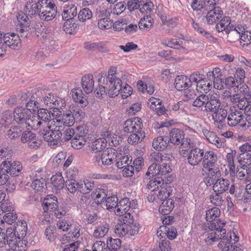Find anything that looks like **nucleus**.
<instances>
[{
    "mask_svg": "<svg viewBox=\"0 0 251 251\" xmlns=\"http://www.w3.org/2000/svg\"><path fill=\"white\" fill-rule=\"evenodd\" d=\"M51 181L54 187L57 189H61L64 187L65 180L61 173H58L51 178Z\"/></svg>",
    "mask_w": 251,
    "mask_h": 251,
    "instance_id": "nucleus-37",
    "label": "nucleus"
},
{
    "mask_svg": "<svg viewBox=\"0 0 251 251\" xmlns=\"http://www.w3.org/2000/svg\"><path fill=\"white\" fill-rule=\"evenodd\" d=\"M202 159V171H210V169L217 166L218 160L217 155L212 151H206L205 152Z\"/></svg>",
    "mask_w": 251,
    "mask_h": 251,
    "instance_id": "nucleus-11",
    "label": "nucleus"
},
{
    "mask_svg": "<svg viewBox=\"0 0 251 251\" xmlns=\"http://www.w3.org/2000/svg\"><path fill=\"white\" fill-rule=\"evenodd\" d=\"M71 94L73 100L75 102L79 104L81 107L86 106L88 104V101L82 97V91L79 89H75L72 90Z\"/></svg>",
    "mask_w": 251,
    "mask_h": 251,
    "instance_id": "nucleus-28",
    "label": "nucleus"
},
{
    "mask_svg": "<svg viewBox=\"0 0 251 251\" xmlns=\"http://www.w3.org/2000/svg\"><path fill=\"white\" fill-rule=\"evenodd\" d=\"M116 70L114 67H111L108 75L105 77L101 75L98 79L99 89L95 91L97 97H102L108 94L110 97L117 96L120 90L122 80L116 75Z\"/></svg>",
    "mask_w": 251,
    "mask_h": 251,
    "instance_id": "nucleus-1",
    "label": "nucleus"
},
{
    "mask_svg": "<svg viewBox=\"0 0 251 251\" xmlns=\"http://www.w3.org/2000/svg\"><path fill=\"white\" fill-rule=\"evenodd\" d=\"M142 127V122L138 117L127 119L123 125V130L125 133L137 132L141 130Z\"/></svg>",
    "mask_w": 251,
    "mask_h": 251,
    "instance_id": "nucleus-9",
    "label": "nucleus"
},
{
    "mask_svg": "<svg viewBox=\"0 0 251 251\" xmlns=\"http://www.w3.org/2000/svg\"><path fill=\"white\" fill-rule=\"evenodd\" d=\"M227 98H229L231 102L234 104H237L238 108H243L245 105L246 100L242 99V96L239 94H235L232 96L229 95L227 96Z\"/></svg>",
    "mask_w": 251,
    "mask_h": 251,
    "instance_id": "nucleus-47",
    "label": "nucleus"
},
{
    "mask_svg": "<svg viewBox=\"0 0 251 251\" xmlns=\"http://www.w3.org/2000/svg\"><path fill=\"white\" fill-rule=\"evenodd\" d=\"M153 4L151 1L145 2V1H140L138 5V9L142 13H150L152 10L151 7Z\"/></svg>",
    "mask_w": 251,
    "mask_h": 251,
    "instance_id": "nucleus-50",
    "label": "nucleus"
},
{
    "mask_svg": "<svg viewBox=\"0 0 251 251\" xmlns=\"http://www.w3.org/2000/svg\"><path fill=\"white\" fill-rule=\"evenodd\" d=\"M222 194L214 192L211 194L209 198L211 202L216 206H221L224 201L223 197L221 196Z\"/></svg>",
    "mask_w": 251,
    "mask_h": 251,
    "instance_id": "nucleus-52",
    "label": "nucleus"
},
{
    "mask_svg": "<svg viewBox=\"0 0 251 251\" xmlns=\"http://www.w3.org/2000/svg\"><path fill=\"white\" fill-rule=\"evenodd\" d=\"M27 242L26 240H23V239H18L17 243L14 244L13 247L15 251H26L27 249Z\"/></svg>",
    "mask_w": 251,
    "mask_h": 251,
    "instance_id": "nucleus-63",
    "label": "nucleus"
},
{
    "mask_svg": "<svg viewBox=\"0 0 251 251\" xmlns=\"http://www.w3.org/2000/svg\"><path fill=\"white\" fill-rule=\"evenodd\" d=\"M39 18L42 20L50 21L57 14V6L53 0H41Z\"/></svg>",
    "mask_w": 251,
    "mask_h": 251,
    "instance_id": "nucleus-4",
    "label": "nucleus"
},
{
    "mask_svg": "<svg viewBox=\"0 0 251 251\" xmlns=\"http://www.w3.org/2000/svg\"><path fill=\"white\" fill-rule=\"evenodd\" d=\"M217 231H218V233H220V237H221V239H222V240L219 243V247L223 248V245H226L227 244H230L231 242V234L230 235L229 239L226 237L224 238V237L226 236V229L223 228V227H221L219 229H218Z\"/></svg>",
    "mask_w": 251,
    "mask_h": 251,
    "instance_id": "nucleus-46",
    "label": "nucleus"
},
{
    "mask_svg": "<svg viewBox=\"0 0 251 251\" xmlns=\"http://www.w3.org/2000/svg\"><path fill=\"white\" fill-rule=\"evenodd\" d=\"M113 25V21L108 18H104L98 22V26L100 29H106L110 28Z\"/></svg>",
    "mask_w": 251,
    "mask_h": 251,
    "instance_id": "nucleus-58",
    "label": "nucleus"
},
{
    "mask_svg": "<svg viewBox=\"0 0 251 251\" xmlns=\"http://www.w3.org/2000/svg\"><path fill=\"white\" fill-rule=\"evenodd\" d=\"M186 142L179 149L180 154L183 157H187L188 162L191 165L197 166L200 164L203 159L204 150L197 147L193 140H189Z\"/></svg>",
    "mask_w": 251,
    "mask_h": 251,
    "instance_id": "nucleus-2",
    "label": "nucleus"
},
{
    "mask_svg": "<svg viewBox=\"0 0 251 251\" xmlns=\"http://www.w3.org/2000/svg\"><path fill=\"white\" fill-rule=\"evenodd\" d=\"M41 1L39 0L37 2L33 3L32 4H30V9L26 11L28 12L29 15H38L40 14V7L41 6Z\"/></svg>",
    "mask_w": 251,
    "mask_h": 251,
    "instance_id": "nucleus-60",
    "label": "nucleus"
},
{
    "mask_svg": "<svg viewBox=\"0 0 251 251\" xmlns=\"http://www.w3.org/2000/svg\"><path fill=\"white\" fill-rule=\"evenodd\" d=\"M108 225L105 224L98 226L94 232V236L97 238H101L105 236L108 231Z\"/></svg>",
    "mask_w": 251,
    "mask_h": 251,
    "instance_id": "nucleus-49",
    "label": "nucleus"
},
{
    "mask_svg": "<svg viewBox=\"0 0 251 251\" xmlns=\"http://www.w3.org/2000/svg\"><path fill=\"white\" fill-rule=\"evenodd\" d=\"M82 87L87 94L92 92L94 90V81L93 76L91 74L85 75L81 79Z\"/></svg>",
    "mask_w": 251,
    "mask_h": 251,
    "instance_id": "nucleus-23",
    "label": "nucleus"
},
{
    "mask_svg": "<svg viewBox=\"0 0 251 251\" xmlns=\"http://www.w3.org/2000/svg\"><path fill=\"white\" fill-rule=\"evenodd\" d=\"M119 215L121 216L119 220L122 224L129 226L134 223L133 217L131 216L130 212H125Z\"/></svg>",
    "mask_w": 251,
    "mask_h": 251,
    "instance_id": "nucleus-48",
    "label": "nucleus"
},
{
    "mask_svg": "<svg viewBox=\"0 0 251 251\" xmlns=\"http://www.w3.org/2000/svg\"><path fill=\"white\" fill-rule=\"evenodd\" d=\"M212 81H208L205 78H201L197 84V90L201 93H207L212 87Z\"/></svg>",
    "mask_w": 251,
    "mask_h": 251,
    "instance_id": "nucleus-32",
    "label": "nucleus"
},
{
    "mask_svg": "<svg viewBox=\"0 0 251 251\" xmlns=\"http://www.w3.org/2000/svg\"><path fill=\"white\" fill-rule=\"evenodd\" d=\"M223 11L219 7H214L212 9L209 10L206 15V19L209 24H213L222 18Z\"/></svg>",
    "mask_w": 251,
    "mask_h": 251,
    "instance_id": "nucleus-19",
    "label": "nucleus"
},
{
    "mask_svg": "<svg viewBox=\"0 0 251 251\" xmlns=\"http://www.w3.org/2000/svg\"><path fill=\"white\" fill-rule=\"evenodd\" d=\"M77 190L82 194H87L90 191H92L94 187V182L93 181L86 180L83 181V183L79 182L77 184Z\"/></svg>",
    "mask_w": 251,
    "mask_h": 251,
    "instance_id": "nucleus-35",
    "label": "nucleus"
},
{
    "mask_svg": "<svg viewBox=\"0 0 251 251\" xmlns=\"http://www.w3.org/2000/svg\"><path fill=\"white\" fill-rule=\"evenodd\" d=\"M122 83L120 85L121 89L118 92V96L120 93L121 94L122 97L123 99H126L129 96H130L132 93V88L131 86L127 84L123 88L122 86Z\"/></svg>",
    "mask_w": 251,
    "mask_h": 251,
    "instance_id": "nucleus-62",
    "label": "nucleus"
},
{
    "mask_svg": "<svg viewBox=\"0 0 251 251\" xmlns=\"http://www.w3.org/2000/svg\"><path fill=\"white\" fill-rule=\"evenodd\" d=\"M92 17V12L88 8L81 10L78 14V18L80 21L85 22L90 19Z\"/></svg>",
    "mask_w": 251,
    "mask_h": 251,
    "instance_id": "nucleus-51",
    "label": "nucleus"
},
{
    "mask_svg": "<svg viewBox=\"0 0 251 251\" xmlns=\"http://www.w3.org/2000/svg\"><path fill=\"white\" fill-rule=\"evenodd\" d=\"M130 157L128 155H121L117 160L116 165L118 168L122 169L125 166L129 165L132 162V159H130Z\"/></svg>",
    "mask_w": 251,
    "mask_h": 251,
    "instance_id": "nucleus-53",
    "label": "nucleus"
},
{
    "mask_svg": "<svg viewBox=\"0 0 251 251\" xmlns=\"http://www.w3.org/2000/svg\"><path fill=\"white\" fill-rule=\"evenodd\" d=\"M103 159L105 166L110 165L113 161H117V151L113 148H107V150L102 153Z\"/></svg>",
    "mask_w": 251,
    "mask_h": 251,
    "instance_id": "nucleus-27",
    "label": "nucleus"
},
{
    "mask_svg": "<svg viewBox=\"0 0 251 251\" xmlns=\"http://www.w3.org/2000/svg\"><path fill=\"white\" fill-rule=\"evenodd\" d=\"M86 140L84 138L77 137V134H75L72 138L71 144V146L75 149L78 150L81 149L84 145Z\"/></svg>",
    "mask_w": 251,
    "mask_h": 251,
    "instance_id": "nucleus-45",
    "label": "nucleus"
},
{
    "mask_svg": "<svg viewBox=\"0 0 251 251\" xmlns=\"http://www.w3.org/2000/svg\"><path fill=\"white\" fill-rule=\"evenodd\" d=\"M189 140H192L189 138H185L184 132L179 128H173L170 132V141L171 143L174 145H180L179 149L182 147L184 143H187Z\"/></svg>",
    "mask_w": 251,
    "mask_h": 251,
    "instance_id": "nucleus-8",
    "label": "nucleus"
},
{
    "mask_svg": "<svg viewBox=\"0 0 251 251\" xmlns=\"http://www.w3.org/2000/svg\"><path fill=\"white\" fill-rule=\"evenodd\" d=\"M208 95L202 94L198 96L193 102V106L197 107H201L206 104Z\"/></svg>",
    "mask_w": 251,
    "mask_h": 251,
    "instance_id": "nucleus-61",
    "label": "nucleus"
},
{
    "mask_svg": "<svg viewBox=\"0 0 251 251\" xmlns=\"http://www.w3.org/2000/svg\"><path fill=\"white\" fill-rule=\"evenodd\" d=\"M170 188L171 187L165 184V185L161 187L158 192V194L157 196L158 199L163 201L164 200H168V198L171 194Z\"/></svg>",
    "mask_w": 251,
    "mask_h": 251,
    "instance_id": "nucleus-44",
    "label": "nucleus"
},
{
    "mask_svg": "<svg viewBox=\"0 0 251 251\" xmlns=\"http://www.w3.org/2000/svg\"><path fill=\"white\" fill-rule=\"evenodd\" d=\"M17 19L19 22L17 31L19 32L21 37H26L27 36V32L29 29L30 21L26 15L22 11L18 12Z\"/></svg>",
    "mask_w": 251,
    "mask_h": 251,
    "instance_id": "nucleus-7",
    "label": "nucleus"
},
{
    "mask_svg": "<svg viewBox=\"0 0 251 251\" xmlns=\"http://www.w3.org/2000/svg\"><path fill=\"white\" fill-rule=\"evenodd\" d=\"M210 171H205L208 172L207 174L208 177L212 178L214 180H217L221 176V173L218 166L214 167L212 169H210Z\"/></svg>",
    "mask_w": 251,
    "mask_h": 251,
    "instance_id": "nucleus-59",
    "label": "nucleus"
},
{
    "mask_svg": "<svg viewBox=\"0 0 251 251\" xmlns=\"http://www.w3.org/2000/svg\"><path fill=\"white\" fill-rule=\"evenodd\" d=\"M107 146V140L104 138H99L92 143V151L96 153L102 151Z\"/></svg>",
    "mask_w": 251,
    "mask_h": 251,
    "instance_id": "nucleus-34",
    "label": "nucleus"
},
{
    "mask_svg": "<svg viewBox=\"0 0 251 251\" xmlns=\"http://www.w3.org/2000/svg\"><path fill=\"white\" fill-rule=\"evenodd\" d=\"M2 41L3 43L11 49L16 50L20 46V38L19 35L14 33H7L2 35Z\"/></svg>",
    "mask_w": 251,
    "mask_h": 251,
    "instance_id": "nucleus-13",
    "label": "nucleus"
},
{
    "mask_svg": "<svg viewBox=\"0 0 251 251\" xmlns=\"http://www.w3.org/2000/svg\"><path fill=\"white\" fill-rule=\"evenodd\" d=\"M29 113H31V111H28V110L25 108L17 107L13 112L14 120L17 124L24 126L28 118Z\"/></svg>",
    "mask_w": 251,
    "mask_h": 251,
    "instance_id": "nucleus-17",
    "label": "nucleus"
},
{
    "mask_svg": "<svg viewBox=\"0 0 251 251\" xmlns=\"http://www.w3.org/2000/svg\"><path fill=\"white\" fill-rule=\"evenodd\" d=\"M37 119V117H36V116H32V117H31V115L29 114L28 118L27 119L24 126H25L28 130L30 129L34 130L37 129V125L36 124Z\"/></svg>",
    "mask_w": 251,
    "mask_h": 251,
    "instance_id": "nucleus-56",
    "label": "nucleus"
},
{
    "mask_svg": "<svg viewBox=\"0 0 251 251\" xmlns=\"http://www.w3.org/2000/svg\"><path fill=\"white\" fill-rule=\"evenodd\" d=\"M202 133L206 140L218 148H223L225 145V139H220L213 131L207 129H202Z\"/></svg>",
    "mask_w": 251,
    "mask_h": 251,
    "instance_id": "nucleus-16",
    "label": "nucleus"
},
{
    "mask_svg": "<svg viewBox=\"0 0 251 251\" xmlns=\"http://www.w3.org/2000/svg\"><path fill=\"white\" fill-rule=\"evenodd\" d=\"M244 116L241 110H238L235 107L230 108V113L227 117V124L230 126L237 125L242 127H246L247 123H244Z\"/></svg>",
    "mask_w": 251,
    "mask_h": 251,
    "instance_id": "nucleus-5",
    "label": "nucleus"
},
{
    "mask_svg": "<svg viewBox=\"0 0 251 251\" xmlns=\"http://www.w3.org/2000/svg\"><path fill=\"white\" fill-rule=\"evenodd\" d=\"M169 140L166 136H159L152 142L153 148L157 151H163L167 148Z\"/></svg>",
    "mask_w": 251,
    "mask_h": 251,
    "instance_id": "nucleus-29",
    "label": "nucleus"
},
{
    "mask_svg": "<svg viewBox=\"0 0 251 251\" xmlns=\"http://www.w3.org/2000/svg\"><path fill=\"white\" fill-rule=\"evenodd\" d=\"M133 208L131 206L130 200L128 198H126L121 200L119 202L115 213L116 215H121L122 213L127 212L130 211V208Z\"/></svg>",
    "mask_w": 251,
    "mask_h": 251,
    "instance_id": "nucleus-26",
    "label": "nucleus"
},
{
    "mask_svg": "<svg viewBox=\"0 0 251 251\" xmlns=\"http://www.w3.org/2000/svg\"><path fill=\"white\" fill-rule=\"evenodd\" d=\"M160 163H161V164H160V163H158L157 170V173H158V176L166 175L172 171V169L169 164L166 162H163V161L161 162Z\"/></svg>",
    "mask_w": 251,
    "mask_h": 251,
    "instance_id": "nucleus-54",
    "label": "nucleus"
},
{
    "mask_svg": "<svg viewBox=\"0 0 251 251\" xmlns=\"http://www.w3.org/2000/svg\"><path fill=\"white\" fill-rule=\"evenodd\" d=\"M220 210L217 207L212 208L206 211L205 219L207 221L211 222L216 219L220 216Z\"/></svg>",
    "mask_w": 251,
    "mask_h": 251,
    "instance_id": "nucleus-43",
    "label": "nucleus"
},
{
    "mask_svg": "<svg viewBox=\"0 0 251 251\" xmlns=\"http://www.w3.org/2000/svg\"><path fill=\"white\" fill-rule=\"evenodd\" d=\"M36 117L45 123L50 120V113L46 108H40L38 111V116Z\"/></svg>",
    "mask_w": 251,
    "mask_h": 251,
    "instance_id": "nucleus-55",
    "label": "nucleus"
},
{
    "mask_svg": "<svg viewBox=\"0 0 251 251\" xmlns=\"http://www.w3.org/2000/svg\"><path fill=\"white\" fill-rule=\"evenodd\" d=\"M1 166H2L3 172L9 173L13 176H18L22 169V166L20 162L16 161L11 163L9 161H4L2 162Z\"/></svg>",
    "mask_w": 251,
    "mask_h": 251,
    "instance_id": "nucleus-12",
    "label": "nucleus"
},
{
    "mask_svg": "<svg viewBox=\"0 0 251 251\" xmlns=\"http://www.w3.org/2000/svg\"><path fill=\"white\" fill-rule=\"evenodd\" d=\"M237 161L239 164L238 166L243 169L251 165V154L250 153H242L237 156Z\"/></svg>",
    "mask_w": 251,
    "mask_h": 251,
    "instance_id": "nucleus-31",
    "label": "nucleus"
},
{
    "mask_svg": "<svg viewBox=\"0 0 251 251\" xmlns=\"http://www.w3.org/2000/svg\"><path fill=\"white\" fill-rule=\"evenodd\" d=\"M162 151L161 153H155L152 155V157L157 162H161L163 161H171L175 159L171 150L168 151L165 149Z\"/></svg>",
    "mask_w": 251,
    "mask_h": 251,
    "instance_id": "nucleus-25",
    "label": "nucleus"
},
{
    "mask_svg": "<svg viewBox=\"0 0 251 251\" xmlns=\"http://www.w3.org/2000/svg\"><path fill=\"white\" fill-rule=\"evenodd\" d=\"M42 135L44 140L49 142L52 143V145H57L61 140L62 133L59 128L56 126L54 130L43 129L39 132Z\"/></svg>",
    "mask_w": 251,
    "mask_h": 251,
    "instance_id": "nucleus-6",
    "label": "nucleus"
},
{
    "mask_svg": "<svg viewBox=\"0 0 251 251\" xmlns=\"http://www.w3.org/2000/svg\"><path fill=\"white\" fill-rule=\"evenodd\" d=\"M27 230L25 221H18L14 226L13 230L17 235L18 239H23L26 235Z\"/></svg>",
    "mask_w": 251,
    "mask_h": 251,
    "instance_id": "nucleus-22",
    "label": "nucleus"
},
{
    "mask_svg": "<svg viewBox=\"0 0 251 251\" xmlns=\"http://www.w3.org/2000/svg\"><path fill=\"white\" fill-rule=\"evenodd\" d=\"M174 208V201L172 199L164 200L159 208V211L163 215L169 214Z\"/></svg>",
    "mask_w": 251,
    "mask_h": 251,
    "instance_id": "nucleus-30",
    "label": "nucleus"
},
{
    "mask_svg": "<svg viewBox=\"0 0 251 251\" xmlns=\"http://www.w3.org/2000/svg\"><path fill=\"white\" fill-rule=\"evenodd\" d=\"M35 96L39 98L40 104L43 103L44 105L48 106L50 108L55 100V97L51 93L47 94L45 89H37L35 91Z\"/></svg>",
    "mask_w": 251,
    "mask_h": 251,
    "instance_id": "nucleus-14",
    "label": "nucleus"
},
{
    "mask_svg": "<svg viewBox=\"0 0 251 251\" xmlns=\"http://www.w3.org/2000/svg\"><path fill=\"white\" fill-rule=\"evenodd\" d=\"M221 106V102L216 94L208 95L204 111L213 113Z\"/></svg>",
    "mask_w": 251,
    "mask_h": 251,
    "instance_id": "nucleus-15",
    "label": "nucleus"
},
{
    "mask_svg": "<svg viewBox=\"0 0 251 251\" xmlns=\"http://www.w3.org/2000/svg\"><path fill=\"white\" fill-rule=\"evenodd\" d=\"M145 137V132H142L141 130H140L137 132H134L131 134L128 138L127 141L129 144L133 145L141 142Z\"/></svg>",
    "mask_w": 251,
    "mask_h": 251,
    "instance_id": "nucleus-39",
    "label": "nucleus"
},
{
    "mask_svg": "<svg viewBox=\"0 0 251 251\" xmlns=\"http://www.w3.org/2000/svg\"><path fill=\"white\" fill-rule=\"evenodd\" d=\"M154 162L149 167L147 172L146 173L145 177L143 179V182H146V180H149V179H151V176H158V173H157V169L156 167H158V163L159 162Z\"/></svg>",
    "mask_w": 251,
    "mask_h": 251,
    "instance_id": "nucleus-38",
    "label": "nucleus"
},
{
    "mask_svg": "<svg viewBox=\"0 0 251 251\" xmlns=\"http://www.w3.org/2000/svg\"><path fill=\"white\" fill-rule=\"evenodd\" d=\"M190 80L186 76L180 75L176 77L175 81V88L178 91L186 90L190 87Z\"/></svg>",
    "mask_w": 251,
    "mask_h": 251,
    "instance_id": "nucleus-24",
    "label": "nucleus"
},
{
    "mask_svg": "<svg viewBox=\"0 0 251 251\" xmlns=\"http://www.w3.org/2000/svg\"><path fill=\"white\" fill-rule=\"evenodd\" d=\"M57 200L56 197H52V195H49L45 199L43 202V208L44 211L46 212L49 210L54 211L58 207Z\"/></svg>",
    "mask_w": 251,
    "mask_h": 251,
    "instance_id": "nucleus-21",
    "label": "nucleus"
},
{
    "mask_svg": "<svg viewBox=\"0 0 251 251\" xmlns=\"http://www.w3.org/2000/svg\"><path fill=\"white\" fill-rule=\"evenodd\" d=\"M229 185L230 182L228 179L220 177L216 180L213 186V189L214 192L223 194L228 190Z\"/></svg>",
    "mask_w": 251,
    "mask_h": 251,
    "instance_id": "nucleus-20",
    "label": "nucleus"
},
{
    "mask_svg": "<svg viewBox=\"0 0 251 251\" xmlns=\"http://www.w3.org/2000/svg\"><path fill=\"white\" fill-rule=\"evenodd\" d=\"M151 21V19L150 16H147L146 17H144L141 18L138 23L139 28L140 29H143L145 28H148L151 27L152 25Z\"/></svg>",
    "mask_w": 251,
    "mask_h": 251,
    "instance_id": "nucleus-57",
    "label": "nucleus"
},
{
    "mask_svg": "<svg viewBox=\"0 0 251 251\" xmlns=\"http://www.w3.org/2000/svg\"><path fill=\"white\" fill-rule=\"evenodd\" d=\"M31 187L35 192H43L45 188H46L45 179L43 178H37L35 179L31 184Z\"/></svg>",
    "mask_w": 251,
    "mask_h": 251,
    "instance_id": "nucleus-41",
    "label": "nucleus"
},
{
    "mask_svg": "<svg viewBox=\"0 0 251 251\" xmlns=\"http://www.w3.org/2000/svg\"><path fill=\"white\" fill-rule=\"evenodd\" d=\"M146 184L143 188L144 192H148L150 190L151 192L156 191L159 188H161L164 185V180L161 176H151L149 180L143 182Z\"/></svg>",
    "mask_w": 251,
    "mask_h": 251,
    "instance_id": "nucleus-10",
    "label": "nucleus"
},
{
    "mask_svg": "<svg viewBox=\"0 0 251 251\" xmlns=\"http://www.w3.org/2000/svg\"><path fill=\"white\" fill-rule=\"evenodd\" d=\"M83 48L89 50H98L100 52L104 53L109 51V49L106 46V44L103 42L93 43L85 42L83 44Z\"/></svg>",
    "mask_w": 251,
    "mask_h": 251,
    "instance_id": "nucleus-18",
    "label": "nucleus"
},
{
    "mask_svg": "<svg viewBox=\"0 0 251 251\" xmlns=\"http://www.w3.org/2000/svg\"><path fill=\"white\" fill-rule=\"evenodd\" d=\"M121 241L119 239H112L111 237L107 240V248L111 251H119L121 250Z\"/></svg>",
    "mask_w": 251,
    "mask_h": 251,
    "instance_id": "nucleus-42",
    "label": "nucleus"
},
{
    "mask_svg": "<svg viewBox=\"0 0 251 251\" xmlns=\"http://www.w3.org/2000/svg\"><path fill=\"white\" fill-rule=\"evenodd\" d=\"M57 121L63 124L64 126L70 127L74 125L75 120L72 115V112L71 111H68L64 113L61 118L57 120Z\"/></svg>",
    "mask_w": 251,
    "mask_h": 251,
    "instance_id": "nucleus-33",
    "label": "nucleus"
},
{
    "mask_svg": "<svg viewBox=\"0 0 251 251\" xmlns=\"http://www.w3.org/2000/svg\"><path fill=\"white\" fill-rule=\"evenodd\" d=\"M106 191L101 188H97L92 194V198L95 201L97 200L98 204H105L107 209L117 208L118 205V198L116 196H111L107 198Z\"/></svg>",
    "mask_w": 251,
    "mask_h": 251,
    "instance_id": "nucleus-3",
    "label": "nucleus"
},
{
    "mask_svg": "<svg viewBox=\"0 0 251 251\" xmlns=\"http://www.w3.org/2000/svg\"><path fill=\"white\" fill-rule=\"evenodd\" d=\"M5 237H6L7 244L11 248H13L14 244H16L18 240L17 235L13 230V229L8 228L6 230Z\"/></svg>",
    "mask_w": 251,
    "mask_h": 251,
    "instance_id": "nucleus-40",
    "label": "nucleus"
},
{
    "mask_svg": "<svg viewBox=\"0 0 251 251\" xmlns=\"http://www.w3.org/2000/svg\"><path fill=\"white\" fill-rule=\"evenodd\" d=\"M213 113H214L212 116L213 119L215 122L221 124L224 122L227 115L226 110L224 109L222 106L219 108V109H217L216 112H213Z\"/></svg>",
    "mask_w": 251,
    "mask_h": 251,
    "instance_id": "nucleus-36",
    "label": "nucleus"
},
{
    "mask_svg": "<svg viewBox=\"0 0 251 251\" xmlns=\"http://www.w3.org/2000/svg\"><path fill=\"white\" fill-rule=\"evenodd\" d=\"M75 135V130L73 128L68 127L64 130V136L62 138L61 137V141H68L70 140H72V138Z\"/></svg>",
    "mask_w": 251,
    "mask_h": 251,
    "instance_id": "nucleus-64",
    "label": "nucleus"
}]
</instances>
